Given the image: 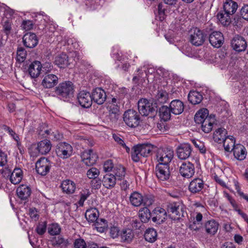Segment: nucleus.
Here are the masks:
<instances>
[{
	"instance_id": "nucleus-1",
	"label": "nucleus",
	"mask_w": 248,
	"mask_h": 248,
	"mask_svg": "<svg viewBox=\"0 0 248 248\" xmlns=\"http://www.w3.org/2000/svg\"><path fill=\"white\" fill-rule=\"evenodd\" d=\"M174 156V151L171 147H166L157 150L156 157L159 164L170 166Z\"/></svg>"
},
{
	"instance_id": "nucleus-2",
	"label": "nucleus",
	"mask_w": 248,
	"mask_h": 248,
	"mask_svg": "<svg viewBox=\"0 0 248 248\" xmlns=\"http://www.w3.org/2000/svg\"><path fill=\"white\" fill-rule=\"evenodd\" d=\"M55 92L61 99L65 100L72 96L74 92L73 84L69 81L61 83L56 87Z\"/></svg>"
},
{
	"instance_id": "nucleus-3",
	"label": "nucleus",
	"mask_w": 248,
	"mask_h": 248,
	"mask_svg": "<svg viewBox=\"0 0 248 248\" xmlns=\"http://www.w3.org/2000/svg\"><path fill=\"white\" fill-rule=\"evenodd\" d=\"M123 120L126 125L135 128L140 124V118L139 112L133 109H128L123 115Z\"/></svg>"
},
{
	"instance_id": "nucleus-4",
	"label": "nucleus",
	"mask_w": 248,
	"mask_h": 248,
	"mask_svg": "<svg viewBox=\"0 0 248 248\" xmlns=\"http://www.w3.org/2000/svg\"><path fill=\"white\" fill-rule=\"evenodd\" d=\"M186 207L181 202H172L168 205V211L171 213L174 219H179L186 214Z\"/></svg>"
},
{
	"instance_id": "nucleus-5",
	"label": "nucleus",
	"mask_w": 248,
	"mask_h": 248,
	"mask_svg": "<svg viewBox=\"0 0 248 248\" xmlns=\"http://www.w3.org/2000/svg\"><path fill=\"white\" fill-rule=\"evenodd\" d=\"M1 173L4 177L10 176L11 182L16 185L19 184L23 178V171L20 168H16L13 171L9 169V167H5L4 169L1 170Z\"/></svg>"
},
{
	"instance_id": "nucleus-6",
	"label": "nucleus",
	"mask_w": 248,
	"mask_h": 248,
	"mask_svg": "<svg viewBox=\"0 0 248 248\" xmlns=\"http://www.w3.org/2000/svg\"><path fill=\"white\" fill-rule=\"evenodd\" d=\"M73 147L66 142H60L56 146V153L57 156L62 159H67L72 154Z\"/></svg>"
},
{
	"instance_id": "nucleus-7",
	"label": "nucleus",
	"mask_w": 248,
	"mask_h": 248,
	"mask_svg": "<svg viewBox=\"0 0 248 248\" xmlns=\"http://www.w3.org/2000/svg\"><path fill=\"white\" fill-rule=\"evenodd\" d=\"M138 107L139 113L143 116H148L156 112L155 108L153 106L152 103L145 98H142L138 101Z\"/></svg>"
},
{
	"instance_id": "nucleus-8",
	"label": "nucleus",
	"mask_w": 248,
	"mask_h": 248,
	"mask_svg": "<svg viewBox=\"0 0 248 248\" xmlns=\"http://www.w3.org/2000/svg\"><path fill=\"white\" fill-rule=\"evenodd\" d=\"M189 40L193 45L199 46L204 43L205 36L202 31L195 28L191 30Z\"/></svg>"
},
{
	"instance_id": "nucleus-9",
	"label": "nucleus",
	"mask_w": 248,
	"mask_h": 248,
	"mask_svg": "<svg viewBox=\"0 0 248 248\" xmlns=\"http://www.w3.org/2000/svg\"><path fill=\"white\" fill-rule=\"evenodd\" d=\"M155 170L156 176L160 181H165L169 179L170 175V166L157 164Z\"/></svg>"
},
{
	"instance_id": "nucleus-10",
	"label": "nucleus",
	"mask_w": 248,
	"mask_h": 248,
	"mask_svg": "<svg viewBox=\"0 0 248 248\" xmlns=\"http://www.w3.org/2000/svg\"><path fill=\"white\" fill-rule=\"evenodd\" d=\"M51 164L49 161L45 157H42L36 163L35 169L37 172L42 176L46 175L49 171Z\"/></svg>"
},
{
	"instance_id": "nucleus-11",
	"label": "nucleus",
	"mask_w": 248,
	"mask_h": 248,
	"mask_svg": "<svg viewBox=\"0 0 248 248\" xmlns=\"http://www.w3.org/2000/svg\"><path fill=\"white\" fill-rule=\"evenodd\" d=\"M81 157L83 163L88 166L94 164L98 159L97 154L92 149L84 151L82 153Z\"/></svg>"
},
{
	"instance_id": "nucleus-12",
	"label": "nucleus",
	"mask_w": 248,
	"mask_h": 248,
	"mask_svg": "<svg viewBox=\"0 0 248 248\" xmlns=\"http://www.w3.org/2000/svg\"><path fill=\"white\" fill-rule=\"evenodd\" d=\"M179 172L185 178H190L192 177L195 173L194 164L190 162L183 163L179 167Z\"/></svg>"
},
{
	"instance_id": "nucleus-13",
	"label": "nucleus",
	"mask_w": 248,
	"mask_h": 248,
	"mask_svg": "<svg viewBox=\"0 0 248 248\" xmlns=\"http://www.w3.org/2000/svg\"><path fill=\"white\" fill-rule=\"evenodd\" d=\"M152 221L158 224L164 222L167 218V212L161 207L155 208L152 212Z\"/></svg>"
},
{
	"instance_id": "nucleus-14",
	"label": "nucleus",
	"mask_w": 248,
	"mask_h": 248,
	"mask_svg": "<svg viewBox=\"0 0 248 248\" xmlns=\"http://www.w3.org/2000/svg\"><path fill=\"white\" fill-rule=\"evenodd\" d=\"M78 100L80 105L85 108H89L92 104V95L89 92L82 91L78 95Z\"/></svg>"
},
{
	"instance_id": "nucleus-15",
	"label": "nucleus",
	"mask_w": 248,
	"mask_h": 248,
	"mask_svg": "<svg viewBox=\"0 0 248 248\" xmlns=\"http://www.w3.org/2000/svg\"><path fill=\"white\" fill-rule=\"evenodd\" d=\"M209 42L214 47H220L224 43V36L223 34L220 31H213L212 32L209 37Z\"/></svg>"
},
{
	"instance_id": "nucleus-16",
	"label": "nucleus",
	"mask_w": 248,
	"mask_h": 248,
	"mask_svg": "<svg viewBox=\"0 0 248 248\" xmlns=\"http://www.w3.org/2000/svg\"><path fill=\"white\" fill-rule=\"evenodd\" d=\"M231 46L236 51L241 52L246 49L247 45L244 38L237 35H235L232 39Z\"/></svg>"
},
{
	"instance_id": "nucleus-17",
	"label": "nucleus",
	"mask_w": 248,
	"mask_h": 248,
	"mask_svg": "<svg viewBox=\"0 0 248 248\" xmlns=\"http://www.w3.org/2000/svg\"><path fill=\"white\" fill-rule=\"evenodd\" d=\"M192 152L191 145L188 143H184L179 145L177 148V155L178 157L182 160L188 158Z\"/></svg>"
},
{
	"instance_id": "nucleus-18",
	"label": "nucleus",
	"mask_w": 248,
	"mask_h": 248,
	"mask_svg": "<svg viewBox=\"0 0 248 248\" xmlns=\"http://www.w3.org/2000/svg\"><path fill=\"white\" fill-rule=\"evenodd\" d=\"M23 43L26 47L31 48L37 46L38 40L35 33L27 32L23 37Z\"/></svg>"
},
{
	"instance_id": "nucleus-19",
	"label": "nucleus",
	"mask_w": 248,
	"mask_h": 248,
	"mask_svg": "<svg viewBox=\"0 0 248 248\" xmlns=\"http://www.w3.org/2000/svg\"><path fill=\"white\" fill-rule=\"evenodd\" d=\"M108 118L112 123H116L120 115V106L117 105L108 104Z\"/></svg>"
},
{
	"instance_id": "nucleus-20",
	"label": "nucleus",
	"mask_w": 248,
	"mask_h": 248,
	"mask_svg": "<svg viewBox=\"0 0 248 248\" xmlns=\"http://www.w3.org/2000/svg\"><path fill=\"white\" fill-rule=\"evenodd\" d=\"M92 97L93 101L99 105L103 104L106 99V94L101 88H96L93 90Z\"/></svg>"
},
{
	"instance_id": "nucleus-21",
	"label": "nucleus",
	"mask_w": 248,
	"mask_h": 248,
	"mask_svg": "<svg viewBox=\"0 0 248 248\" xmlns=\"http://www.w3.org/2000/svg\"><path fill=\"white\" fill-rule=\"evenodd\" d=\"M204 186V183L202 179L195 178L190 182L188 190L193 194L198 193L202 190Z\"/></svg>"
},
{
	"instance_id": "nucleus-22",
	"label": "nucleus",
	"mask_w": 248,
	"mask_h": 248,
	"mask_svg": "<svg viewBox=\"0 0 248 248\" xmlns=\"http://www.w3.org/2000/svg\"><path fill=\"white\" fill-rule=\"evenodd\" d=\"M42 68L41 63L39 61H35L29 65L28 70L30 76L32 78H36L40 75Z\"/></svg>"
},
{
	"instance_id": "nucleus-23",
	"label": "nucleus",
	"mask_w": 248,
	"mask_h": 248,
	"mask_svg": "<svg viewBox=\"0 0 248 248\" xmlns=\"http://www.w3.org/2000/svg\"><path fill=\"white\" fill-rule=\"evenodd\" d=\"M232 150L234 157L238 160H243L246 157L247 152L244 146L241 144H236Z\"/></svg>"
},
{
	"instance_id": "nucleus-24",
	"label": "nucleus",
	"mask_w": 248,
	"mask_h": 248,
	"mask_svg": "<svg viewBox=\"0 0 248 248\" xmlns=\"http://www.w3.org/2000/svg\"><path fill=\"white\" fill-rule=\"evenodd\" d=\"M50 234L49 238L53 245L65 247L68 245V240L63 238L60 233H50Z\"/></svg>"
},
{
	"instance_id": "nucleus-25",
	"label": "nucleus",
	"mask_w": 248,
	"mask_h": 248,
	"mask_svg": "<svg viewBox=\"0 0 248 248\" xmlns=\"http://www.w3.org/2000/svg\"><path fill=\"white\" fill-rule=\"evenodd\" d=\"M169 108L171 113L174 115L181 114L184 109V105L182 101L179 99H175L171 101Z\"/></svg>"
},
{
	"instance_id": "nucleus-26",
	"label": "nucleus",
	"mask_w": 248,
	"mask_h": 248,
	"mask_svg": "<svg viewBox=\"0 0 248 248\" xmlns=\"http://www.w3.org/2000/svg\"><path fill=\"white\" fill-rule=\"evenodd\" d=\"M58 78L55 75L48 74L45 76L42 85L45 88H51L58 83Z\"/></svg>"
},
{
	"instance_id": "nucleus-27",
	"label": "nucleus",
	"mask_w": 248,
	"mask_h": 248,
	"mask_svg": "<svg viewBox=\"0 0 248 248\" xmlns=\"http://www.w3.org/2000/svg\"><path fill=\"white\" fill-rule=\"evenodd\" d=\"M238 4L232 0H226L223 5L222 10L228 14L233 15L236 11Z\"/></svg>"
},
{
	"instance_id": "nucleus-28",
	"label": "nucleus",
	"mask_w": 248,
	"mask_h": 248,
	"mask_svg": "<svg viewBox=\"0 0 248 248\" xmlns=\"http://www.w3.org/2000/svg\"><path fill=\"white\" fill-rule=\"evenodd\" d=\"M215 116L210 115L204 121H202L201 125L202 130L205 133H208L211 132L213 128V125L215 123Z\"/></svg>"
},
{
	"instance_id": "nucleus-29",
	"label": "nucleus",
	"mask_w": 248,
	"mask_h": 248,
	"mask_svg": "<svg viewBox=\"0 0 248 248\" xmlns=\"http://www.w3.org/2000/svg\"><path fill=\"white\" fill-rule=\"evenodd\" d=\"M51 146L50 140H44L38 143L36 149L41 155H46L50 152Z\"/></svg>"
},
{
	"instance_id": "nucleus-30",
	"label": "nucleus",
	"mask_w": 248,
	"mask_h": 248,
	"mask_svg": "<svg viewBox=\"0 0 248 248\" xmlns=\"http://www.w3.org/2000/svg\"><path fill=\"white\" fill-rule=\"evenodd\" d=\"M227 135V131L224 128H218L213 134V139L216 142L219 144L223 143Z\"/></svg>"
},
{
	"instance_id": "nucleus-31",
	"label": "nucleus",
	"mask_w": 248,
	"mask_h": 248,
	"mask_svg": "<svg viewBox=\"0 0 248 248\" xmlns=\"http://www.w3.org/2000/svg\"><path fill=\"white\" fill-rule=\"evenodd\" d=\"M116 178L113 174H106L102 181V184L106 188L111 189L116 185Z\"/></svg>"
},
{
	"instance_id": "nucleus-32",
	"label": "nucleus",
	"mask_w": 248,
	"mask_h": 248,
	"mask_svg": "<svg viewBox=\"0 0 248 248\" xmlns=\"http://www.w3.org/2000/svg\"><path fill=\"white\" fill-rule=\"evenodd\" d=\"M129 199L130 203L135 207L140 206L143 203V195L137 191L133 192Z\"/></svg>"
},
{
	"instance_id": "nucleus-33",
	"label": "nucleus",
	"mask_w": 248,
	"mask_h": 248,
	"mask_svg": "<svg viewBox=\"0 0 248 248\" xmlns=\"http://www.w3.org/2000/svg\"><path fill=\"white\" fill-rule=\"evenodd\" d=\"M16 194L20 199L26 200L31 195V189L28 186L22 185L17 188Z\"/></svg>"
},
{
	"instance_id": "nucleus-34",
	"label": "nucleus",
	"mask_w": 248,
	"mask_h": 248,
	"mask_svg": "<svg viewBox=\"0 0 248 248\" xmlns=\"http://www.w3.org/2000/svg\"><path fill=\"white\" fill-rule=\"evenodd\" d=\"M232 15L228 14L221 10L217 14V17L219 22L224 26H228L231 23Z\"/></svg>"
},
{
	"instance_id": "nucleus-35",
	"label": "nucleus",
	"mask_w": 248,
	"mask_h": 248,
	"mask_svg": "<svg viewBox=\"0 0 248 248\" xmlns=\"http://www.w3.org/2000/svg\"><path fill=\"white\" fill-rule=\"evenodd\" d=\"M99 213L96 208H91L86 210L85 216L89 222H95L99 218Z\"/></svg>"
},
{
	"instance_id": "nucleus-36",
	"label": "nucleus",
	"mask_w": 248,
	"mask_h": 248,
	"mask_svg": "<svg viewBox=\"0 0 248 248\" xmlns=\"http://www.w3.org/2000/svg\"><path fill=\"white\" fill-rule=\"evenodd\" d=\"M61 187L63 191L67 194H72L76 189V185L74 182L69 180L62 181Z\"/></svg>"
},
{
	"instance_id": "nucleus-37",
	"label": "nucleus",
	"mask_w": 248,
	"mask_h": 248,
	"mask_svg": "<svg viewBox=\"0 0 248 248\" xmlns=\"http://www.w3.org/2000/svg\"><path fill=\"white\" fill-rule=\"evenodd\" d=\"M54 62L57 65L61 68H64L69 64L68 57L63 53L56 57Z\"/></svg>"
},
{
	"instance_id": "nucleus-38",
	"label": "nucleus",
	"mask_w": 248,
	"mask_h": 248,
	"mask_svg": "<svg viewBox=\"0 0 248 248\" xmlns=\"http://www.w3.org/2000/svg\"><path fill=\"white\" fill-rule=\"evenodd\" d=\"M209 111L207 108H202L196 112L194 117V120L196 124H201L203 121L209 117Z\"/></svg>"
},
{
	"instance_id": "nucleus-39",
	"label": "nucleus",
	"mask_w": 248,
	"mask_h": 248,
	"mask_svg": "<svg viewBox=\"0 0 248 248\" xmlns=\"http://www.w3.org/2000/svg\"><path fill=\"white\" fill-rule=\"evenodd\" d=\"M203 97L202 94L197 91H190L188 95V101L193 105L200 103Z\"/></svg>"
},
{
	"instance_id": "nucleus-40",
	"label": "nucleus",
	"mask_w": 248,
	"mask_h": 248,
	"mask_svg": "<svg viewBox=\"0 0 248 248\" xmlns=\"http://www.w3.org/2000/svg\"><path fill=\"white\" fill-rule=\"evenodd\" d=\"M112 138L119 147L124 149L127 153L130 152V148L126 146L123 136L118 133H113L112 134Z\"/></svg>"
},
{
	"instance_id": "nucleus-41",
	"label": "nucleus",
	"mask_w": 248,
	"mask_h": 248,
	"mask_svg": "<svg viewBox=\"0 0 248 248\" xmlns=\"http://www.w3.org/2000/svg\"><path fill=\"white\" fill-rule=\"evenodd\" d=\"M159 113L160 119L164 122L170 119L171 111L169 107L162 106L159 108Z\"/></svg>"
},
{
	"instance_id": "nucleus-42",
	"label": "nucleus",
	"mask_w": 248,
	"mask_h": 248,
	"mask_svg": "<svg viewBox=\"0 0 248 248\" xmlns=\"http://www.w3.org/2000/svg\"><path fill=\"white\" fill-rule=\"evenodd\" d=\"M139 217L141 222L146 223L152 217V213L150 212V210L148 208L143 207L139 210Z\"/></svg>"
},
{
	"instance_id": "nucleus-43",
	"label": "nucleus",
	"mask_w": 248,
	"mask_h": 248,
	"mask_svg": "<svg viewBox=\"0 0 248 248\" xmlns=\"http://www.w3.org/2000/svg\"><path fill=\"white\" fill-rule=\"evenodd\" d=\"M93 225L96 231L99 232H104L106 231L108 227V221L103 218H99Z\"/></svg>"
},
{
	"instance_id": "nucleus-44",
	"label": "nucleus",
	"mask_w": 248,
	"mask_h": 248,
	"mask_svg": "<svg viewBox=\"0 0 248 248\" xmlns=\"http://www.w3.org/2000/svg\"><path fill=\"white\" fill-rule=\"evenodd\" d=\"M235 140L233 137L227 136L226 139L223 141V146L226 151L230 152L232 151V148L235 146Z\"/></svg>"
},
{
	"instance_id": "nucleus-45",
	"label": "nucleus",
	"mask_w": 248,
	"mask_h": 248,
	"mask_svg": "<svg viewBox=\"0 0 248 248\" xmlns=\"http://www.w3.org/2000/svg\"><path fill=\"white\" fill-rule=\"evenodd\" d=\"M136 147L139 150L140 155L142 156V157H147L151 152L153 149L151 144L138 145Z\"/></svg>"
},
{
	"instance_id": "nucleus-46",
	"label": "nucleus",
	"mask_w": 248,
	"mask_h": 248,
	"mask_svg": "<svg viewBox=\"0 0 248 248\" xmlns=\"http://www.w3.org/2000/svg\"><path fill=\"white\" fill-rule=\"evenodd\" d=\"M43 233H29L28 237L32 246H40Z\"/></svg>"
},
{
	"instance_id": "nucleus-47",
	"label": "nucleus",
	"mask_w": 248,
	"mask_h": 248,
	"mask_svg": "<svg viewBox=\"0 0 248 248\" xmlns=\"http://www.w3.org/2000/svg\"><path fill=\"white\" fill-rule=\"evenodd\" d=\"M219 224L214 219L208 220L205 224L206 232H217Z\"/></svg>"
},
{
	"instance_id": "nucleus-48",
	"label": "nucleus",
	"mask_w": 248,
	"mask_h": 248,
	"mask_svg": "<svg viewBox=\"0 0 248 248\" xmlns=\"http://www.w3.org/2000/svg\"><path fill=\"white\" fill-rule=\"evenodd\" d=\"M202 219V215L201 213H196V216L193 217V221L192 224L189 225L191 230L197 231L198 227L196 226V224L200 225Z\"/></svg>"
},
{
	"instance_id": "nucleus-49",
	"label": "nucleus",
	"mask_w": 248,
	"mask_h": 248,
	"mask_svg": "<svg viewBox=\"0 0 248 248\" xmlns=\"http://www.w3.org/2000/svg\"><path fill=\"white\" fill-rule=\"evenodd\" d=\"M168 13L167 6L162 3L158 5V15L159 20L163 21L166 18Z\"/></svg>"
},
{
	"instance_id": "nucleus-50",
	"label": "nucleus",
	"mask_w": 248,
	"mask_h": 248,
	"mask_svg": "<svg viewBox=\"0 0 248 248\" xmlns=\"http://www.w3.org/2000/svg\"><path fill=\"white\" fill-rule=\"evenodd\" d=\"M91 194V193L90 190L88 189H83L80 192V199L78 202V204L79 206H83L84 202L88 198Z\"/></svg>"
},
{
	"instance_id": "nucleus-51",
	"label": "nucleus",
	"mask_w": 248,
	"mask_h": 248,
	"mask_svg": "<svg viewBox=\"0 0 248 248\" xmlns=\"http://www.w3.org/2000/svg\"><path fill=\"white\" fill-rule=\"evenodd\" d=\"M156 98L159 103L164 104L169 100V94L166 91L161 90L158 91Z\"/></svg>"
},
{
	"instance_id": "nucleus-52",
	"label": "nucleus",
	"mask_w": 248,
	"mask_h": 248,
	"mask_svg": "<svg viewBox=\"0 0 248 248\" xmlns=\"http://www.w3.org/2000/svg\"><path fill=\"white\" fill-rule=\"evenodd\" d=\"M114 175L116 177H117L119 179H120L123 177L124 176L125 174V168L121 165H118L116 166L114 168V170H113Z\"/></svg>"
},
{
	"instance_id": "nucleus-53",
	"label": "nucleus",
	"mask_w": 248,
	"mask_h": 248,
	"mask_svg": "<svg viewBox=\"0 0 248 248\" xmlns=\"http://www.w3.org/2000/svg\"><path fill=\"white\" fill-rule=\"evenodd\" d=\"M235 189L236 192L241 200H244L248 203V194L245 193L241 189L238 182L235 184Z\"/></svg>"
},
{
	"instance_id": "nucleus-54",
	"label": "nucleus",
	"mask_w": 248,
	"mask_h": 248,
	"mask_svg": "<svg viewBox=\"0 0 248 248\" xmlns=\"http://www.w3.org/2000/svg\"><path fill=\"white\" fill-rule=\"evenodd\" d=\"M27 56V52L23 47H19L17 50L16 59L20 62H23Z\"/></svg>"
},
{
	"instance_id": "nucleus-55",
	"label": "nucleus",
	"mask_w": 248,
	"mask_h": 248,
	"mask_svg": "<svg viewBox=\"0 0 248 248\" xmlns=\"http://www.w3.org/2000/svg\"><path fill=\"white\" fill-rule=\"evenodd\" d=\"M99 174V170L94 167L91 168L87 172V176L90 179L97 178L98 177Z\"/></svg>"
},
{
	"instance_id": "nucleus-56",
	"label": "nucleus",
	"mask_w": 248,
	"mask_h": 248,
	"mask_svg": "<svg viewBox=\"0 0 248 248\" xmlns=\"http://www.w3.org/2000/svg\"><path fill=\"white\" fill-rule=\"evenodd\" d=\"M154 202V197L151 194L143 195V204L146 206H150Z\"/></svg>"
},
{
	"instance_id": "nucleus-57",
	"label": "nucleus",
	"mask_w": 248,
	"mask_h": 248,
	"mask_svg": "<svg viewBox=\"0 0 248 248\" xmlns=\"http://www.w3.org/2000/svg\"><path fill=\"white\" fill-rule=\"evenodd\" d=\"M29 215L32 220L36 221L39 219L40 214L39 211L35 208H30Z\"/></svg>"
},
{
	"instance_id": "nucleus-58",
	"label": "nucleus",
	"mask_w": 248,
	"mask_h": 248,
	"mask_svg": "<svg viewBox=\"0 0 248 248\" xmlns=\"http://www.w3.org/2000/svg\"><path fill=\"white\" fill-rule=\"evenodd\" d=\"M133 151L131 154V158L132 160L135 162H138L140 159V157L142 156L140 155L139 150L137 148L136 146L133 148Z\"/></svg>"
},
{
	"instance_id": "nucleus-59",
	"label": "nucleus",
	"mask_w": 248,
	"mask_h": 248,
	"mask_svg": "<svg viewBox=\"0 0 248 248\" xmlns=\"http://www.w3.org/2000/svg\"><path fill=\"white\" fill-rule=\"evenodd\" d=\"M61 228L57 223H52L48 226V232H60Z\"/></svg>"
},
{
	"instance_id": "nucleus-60",
	"label": "nucleus",
	"mask_w": 248,
	"mask_h": 248,
	"mask_svg": "<svg viewBox=\"0 0 248 248\" xmlns=\"http://www.w3.org/2000/svg\"><path fill=\"white\" fill-rule=\"evenodd\" d=\"M3 29L4 33L8 36L11 34L12 31V23L9 20H6L3 25Z\"/></svg>"
},
{
	"instance_id": "nucleus-61",
	"label": "nucleus",
	"mask_w": 248,
	"mask_h": 248,
	"mask_svg": "<svg viewBox=\"0 0 248 248\" xmlns=\"http://www.w3.org/2000/svg\"><path fill=\"white\" fill-rule=\"evenodd\" d=\"M243 18L238 16H235L232 21V25L238 28L242 27Z\"/></svg>"
},
{
	"instance_id": "nucleus-62",
	"label": "nucleus",
	"mask_w": 248,
	"mask_h": 248,
	"mask_svg": "<svg viewBox=\"0 0 248 248\" xmlns=\"http://www.w3.org/2000/svg\"><path fill=\"white\" fill-rule=\"evenodd\" d=\"M21 27L26 31H29L32 29L33 23L32 21L30 20L23 21Z\"/></svg>"
},
{
	"instance_id": "nucleus-63",
	"label": "nucleus",
	"mask_w": 248,
	"mask_h": 248,
	"mask_svg": "<svg viewBox=\"0 0 248 248\" xmlns=\"http://www.w3.org/2000/svg\"><path fill=\"white\" fill-rule=\"evenodd\" d=\"M240 13L242 18L248 21V4L244 5L241 8Z\"/></svg>"
},
{
	"instance_id": "nucleus-64",
	"label": "nucleus",
	"mask_w": 248,
	"mask_h": 248,
	"mask_svg": "<svg viewBox=\"0 0 248 248\" xmlns=\"http://www.w3.org/2000/svg\"><path fill=\"white\" fill-rule=\"evenodd\" d=\"M75 248H86V243L81 238L77 239L74 243Z\"/></svg>"
}]
</instances>
